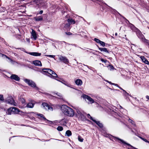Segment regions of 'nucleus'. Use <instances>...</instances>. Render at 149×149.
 Segmentation results:
<instances>
[{
    "mask_svg": "<svg viewBox=\"0 0 149 149\" xmlns=\"http://www.w3.org/2000/svg\"><path fill=\"white\" fill-rule=\"evenodd\" d=\"M61 109L62 112L67 116L72 117L74 115V112L73 109L66 105H62Z\"/></svg>",
    "mask_w": 149,
    "mask_h": 149,
    "instance_id": "f257e3e1",
    "label": "nucleus"
},
{
    "mask_svg": "<svg viewBox=\"0 0 149 149\" xmlns=\"http://www.w3.org/2000/svg\"><path fill=\"white\" fill-rule=\"evenodd\" d=\"M76 111V115L78 118L82 120H84L85 118L86 113L80 109H77Z\"/></svg>",
    "mask_w": 149,
    "mask_h": 149,
    "instance_id": "f03ea898",
    "label": "nucleus"
},
{
    "mask_svg": "<svg viewBox=\"0 0 149 149\" xmlns=\"http://www.w3.org/2000/svg\"><path fill=\"white\" fill-rule=\"evenodd\" d=\"M19 110L16 107H10L8 109L6 113L8 115L18 113L19 112Z\"/></svg>",
    "mask_w": 149,
    "mask_h": 149,
    "instance_id": "7ed1b4c3",
    "label": "nucleus"
},
{
    "mask_svg": "<svg viewBox=\"0 0 149 149\" xmlns=\"http://www.w3.org/2000/svg\"><path fill=\"white\" fill-rule=\"evenodd\" d=\"M32 1L35 2L39 7H43L44 8H46V5L43 0H32Z\"/></svg>",
    "mask_w": 149,
    "mask_h": 149,
    "instance_id": "20e7f679",
    "label": "nucleus"
},
{
    "mask_svg": "<svg viewBox=\"0 0 149 149\" xmlns=\"http://www.w3.org/2000/svg\"><path fill=\"white\" fill-rule=\"evenodd\" d=\"M41 72L44 74L47 75V74H50L49 77H52L51 75L52 74L54 71L51 69L49 68L43 69Z\"/></svg>",
    "mask_w": 149,
    "mask_h": 149,
    "instance_id": "39448f33",
    "label": "nucleus"
},
{
    "mask_svg": "<svg viewBox=\"0 0 149 149\" xmlns=\"http://www.w3.org/2000/svg\"><path fill=\"white\" fill-rule=\"evenodd\" d=\"M58 56L59 60L61 61L66 64H68L69 63L68 59L66 57L61 55H58Z\"/></svg>",
    "mask_w": 149,
    "mask_h": 149,
    "instance_id": "423d86ee",
    "label": "nucleus"
},
{
    "mask_svg": "<svg viewBox=\"0 0 149 149\" xmlns=\"http://www.w3.org/2000/svg\"><path fill=\"white\" fill-rule=\"evenodd\" d=\"M113 139L114 140H119L121 142H122V143H124L125 144L127 145L128 146H130V147H128L127 148V149H136L135 148L132 146H131L130 144H129L128 143H127L125 142L122 139H120L118 138H117L115 137H113Z\"/></svg>",
    "mask_w": 149,
    "mask_h": 149,
    "instance_id": "0eeeda50",
    "label": "nucleus"
},
{
    "mask_svg": "<svg viewBox=\"0 0 149 149\" xmlns=\"http://www.w3.org/2000/svg\"><path fill=\"white\" fill-rule=\"evenodd\" d=\"M6 101L9 104L13 105L15 106L16 105V103L15 102L11 96H8L7 97L6 100Z\"/></svg>",
    "mask_w": 149,
    "mask_h": 149,
    "instance_id": "6e6552de",
    "label": "nucleus"
},
{
    "mask_svg": "<svg viewBox=\"0 0 149 149\" xmlns=\"http://www.w3.org/2000/svg\"><path fill=\"white\" fill-rule=\"evenodd\" d=\"M84 99H86L89 102L90 104H92L94 102V100L90 96L86 95H83L82 96Z\"/></svg>",
    "mask_w": 149,
    "mask_h": 149,
    "instance_id": "1a4fd4ad",
    "label": "nucleus"
},
{
    "mask_svg": "<svg viewBox=\"0 0 149 149\" xmlns=\"http://www.w3.org/2000/svg\"><path fill=\"white\" fill-rule=\"evenodd\" d=\"M42 105L44 109L46 110H49L50 111L53 110V108L49 105L47 103L45 102L43 103L42 104Z\"/></svg>",
    "mask_w": 149,
    "mask_h": 149,
    "instance_id": "9d476101",
    "label": "nucleus"
},
{
    "mask_svg": "<svg viewBox=\"0 0 149 149\" xmlns=\"http://www.w3.org/2000/svg\"><path fill=\"white\" fill-rule=\"evenodd\" d=\"M136 32L137 36L141 40V41L145 38L144 36L139 30L137 29Z\"/></svg>",
    "mask_w": 149,
    "mask_h": 149,
    "instance_id": "9b49d317",
    "label": "nucleus"
},
{
    "mask_svg": "<svg viewBox=\"0 0 149 149\" xmlns=\"http://www.w3.org/2000/svg\"><path fill=\"white\" fill-rule=\"evenodd\" d=\"M24 81L26 83H27L29 86H30L33 87H35V84L32 81L27 79H24Z\"/></svg>",
    "mask_w": 149,
    "mask_h": 149,
    "instance_id": "f8f14e48",
    "label": "nucleus"
},
{
    "mask_svg": "<svg viewBox=\"0 0 149 149\" xmlns=\"http://www.w3.org/2000/svg\"><path fill=\"white\" fill-rule=\"evenodd\" d=\"M27 53L34 56H40L41 55V54L36 52H26Z\"/></svg>",
    "mask_w": 149,
    "mask_h": 149,
    "instance_id": "ddd939ff",
    "label": "nucleus"
},
{
    "mask_svg": "<svg viewBox=\"0 0 149 149\" xmlns=\"http://www.w3.org/2000/svg\"><path fill=\"white\" fill-rule=\"evenodd\" d=\"M10 78L12 79L15 80L17 81H19L20 80L18 76L16 74H12L10 77Z\"/></svg>",
    "mask_w": 149,
    "mask_h": 149,
    "instance_id": "4468645a",
    "label": "nucleus"
},
{
    "mask_svg": "<svg viewBox=\"0 0 149 149\" xmlns=\"http://www.w3.org/2000/svg\"><path fill=\"white\" fill-rule=\"evenodd\" d=\"M33 64L36 66H42V64L41 61L39 60L33 61Z\"/></svg>",
    "mask_w": 149,
    "mask_h": 149,
    "instance_id": "2eb2a0df",
    "label": "nucleus"
},
{
    "mask_svg": "<svg viewBox=\"0 0 149 149\" xmlns=\"http://www.w3.org/2000/svg\"><path fill=\"white\" fill-rule=\"evenodd\" d=\"M75 83L78 86H81L82 84V81L81 80L79 79H77L75 81Z\"/></svg>",
    "mask_w": 149,
    "mask_h": 149,
    "instance_id": "dca6fc26",
    "label": "nucleus"
},
{
    "mask_svg": "<svg viewBox=\"0 0 149 149\" xmlns=\"http://www.w3.org/2000/svg\"><path fill=\"white\" fill-rule=\"evenodd\" d=\"M31 34L34 40H36L37 38V35L35 31L34 30L32 29Z\"/></svg>",
    "mask_w": 149,
    "mask_h": 149,
    "instance_id": "f3484780",
    "label": "nucleus"
},
{
    "mask_svg": "<svg viewBox=\"0 0 149 149\" xmlns=\"http://www.w3.org/2000/svg\"><path fill=\"white\" fill-rule=\"evenodd\" d=\"M140 58L144 63L146 64H149V61L144 56H141Z\"/></svg>",
    "mask_w": 149,
    "mask_h": 149,
    "instance_id": "a211bd4d",
    "label": "nucleus"
},
{
    "mask_svg": "<svg viewBox=\"0 0 149 149\" xmlns=\"http://www.w3.org/2000/svg\"><path fill=\"white\" fill-rule=\"evenodd\" d=\"M34 104L32 102L29 103L26 106V107L29 108H33L34 105Z\"/></svg>",
    "mask_w": 149,
    "mask_h": 149,
    "instance_id": "6ab92c4d",
    "label": "nucleus"
},
{
    "mask_svg": "<svg viewBox=\"0 0 149 149\" xmlns=\"http://www.w3.org/2000/svg\"><path fill=\"white\" fill-rule=\"evenodd\" d=\"M34 18L36 21H42L43 19L42 17L41 16L35 17Z\"/></svg>",
    "mask_w": 149,
    "mask_h": 149,
    "instance_id": "aec40b11",
    "label": "nucleus"
},
{
    "mask_svg": "<svg viewBox=\"0 0 149 149\" xmlns=\"http://www.w3.org/2000/svg\"><path fill=\"white\" fill-rule=\"evenodd\" d=\"M68 21L70 24H74L75 22L74 20L72 18H69L68 19Z\"/></svg>",
    "mask_w": 149,
    "mask_h": 149,
    "instance_id": "412c9836",
    "label": "nucleus"
},
{
    "mask_svg": "<svg viewBox=\"0 0 149 149\" xmlns=\"http://www.w3.org/2000/svg\"><path fill=\"white\" fill-rule=\"evenodd\" d=\"M98 49L101 52H104L107 53H109L107 49L105 48H101L98 47Z\"/></svg>",
    "mask_w": 149,
    "mask_h": 149,
    "instance_id": "4be33fe9",
    "label": "nucleus"
},
{
    "mask_svg": "<svg viewBox=\"0 0 149 149\" xmlns=\"http://www.w3.org/2000/svg\"><path fill=\"white\" fill-rule=\"evenodd\" d=\"M94 122L96 123L100 128H102L103 127V125L101 123H100V121L95 120L94 121Z\"/></svg>",
    "mask_w": 149,
    "mask_h": 149,
    "instance_id": "5701e85b",
    "label": "nucleus"
},
{
    "mask_svg": "<svg viewBox=\"0 0 149 149\" xmlns=\"http://www.w3.org/2000/svg\"><path fill=\"white\" fill-rule=\"evenodd\" d=\"M62 125H65L66 123V120L64 119H62L59 122Z\"/></svg>",
    "mask_w": 149,
    "mask_h": 149,
    "instance_id": "b1692460",
    "label": "nucleus"
},
{
    "mask_svg": "<svg viewBox=\"0 0 149 149\" xmlns=\"http://www.w3.org/2000/svg\"><path fill=\"white\" fill-rule=\"evenodd\" d=\"M37 115L38 116H40V117L41 118V119H42L44 120H47V121L48 120H47L44 117V116L43 114H37Z\"/></svg>",
    "mask_w": 149,
    "mask_h": 149,
    "instance_id": "393cba45",
    "label": "nucleus"
},
{
    "mask_svg": "<svg viewBox=\"0 0 149 149\" xmlns=\"http://www.w3.org/2000/svg\"><path fill=\"white\" fill-rule=\"evenodd\" d=\"M65 134L67 136H70L72 135L71 132L69 130H67Z\"/></svg>",
    "mask_w": 149,
    "mask_h": 149,
    "instance_id": "a878e982",
    "label": "nucleus"
},
{
    "mask_svg": "<svg viewBox=\"0 0 149 149\" xmlns=\"http://www.w3.org/2000/svg\"><path fill=\"white\" fill-rule=\"evenodd\" d=\"M56 95L59 97L58 98L62 100H63V96L61 94L59 93H57L56 94Z\"/></svg>",
    "mask_w": 149,
    "mask_h": 149,
    "instance_id": "bb28decb",
    "label": "nucleus"
},
{
    "mask_svg": "<svg viewBox=\"0 0 149 149\" xmlns=\"http://www.w3.org/2000/svg\"><path fill=\"white\" fill-rule=\"evenodd\" d=\"M20 101L22 104H25L26 102L25 100L23 98H20Z\"/></svg>",
    "mask_w": 149,
    "mask_h": 149,
    "instance_id": "cd10ccee",
    "label": "nucleus"
},
{
    "mask_svg": "<svg viewBox=\"0 0 149 149\" xmlns=\"http://www.w3.org/2000/svg\"><path fill=\"white\" fill-rule=\"evenodd\" d=\"M52 77L54 78H57L58 77L57 74L56 73L54 72L53 73L52 75H51Z\"/></svg>",
    "mask_w": 149,
    "mask_h": 149,
    "instance_id": "c85d7f7f",
    "label": "nucleus"
},
{
    "mask_svg": "<svg viewBox=\"0 0 149 149\" xmlns=\"http://www.w3.org/2000/svg\"><path fill=\"white\" fill-rule=\"evenodd\" d=\"M128 121H129V122L130 123H132V125L134 126H136V125H135L134 122L132 120L129 118L128 119Z\"/></svg>",
    "mask_w": 149,
    "mask_h": 149,
    "instance_id": "c756f323",
    "label": "nucleus"
},
{
    "mask_svg": "<svg viewBox=\"0 0 149 149\" xmlns=\"http://www.w3.org/2000/svg\"><path fill=\"white\" fill-rule=\"evenodd\" d=\"M57 130H58V131H61L63 130V127L61 126H58L57 128Z\"/></svg>",
    "mask_w": 149,
    "mask_h": 149,
    "instance_id": "7c9ffc66",
    "label": "nucleus"
},
{
    "mask_svg": "<svg viewBox=\"0 0 149 149\" xmlns=\"http://www.w3.org/2000/svg\"><path fill=\"white\" fill-rule=\"evenodd\" d=\"M142 140H143L144 141H145V142H147V143H149V141H148L147 140H146V139L143 138H142V137H141V136H139V137Z\"/></svg>",
    "mask_w": 149,
    "mask_h": 149,
    "instance_id": "2f4dec72",
    "label": "nucleus"
},
{
    "mask_svg": "<svg viewBox=\"0 0 149 149\" xmlns=\"http://www.w3.org/2000/svg\"><path fill=\"white\" fill-rule=\"evenodd\" d=\"M78 140L81 142H82L83 141L84 139L81 136H79L78 137Z\"/></svg>",
    "mask_w": 149,
    "mask_h": 149,
    "instance_id": "473e14b6",
    "label": "nucleus"
},
{
    "mask_svg": "<svg viewBox=\"0 0 149 149\" xmlns=\"http://www.w3.org/2000/svg\"><path fill=\"white\" fill-rule=\"evenodd\" d=\"M100 43L101 45L103 47H104L105 46V43L103 42L100 41Z\"/></svg>",
    "mask_w": 149,
    "mask_h": 149,
    "instance_id": "72a5a7b5",
    "label": "nucleus"
},
{
    "mask_svg": "<svg viewBox=\"0 0 149 149\" xmlns=\"http://www.w3.org/2000/svg\"><path fill=\"white\" fill-rule=\"evenodd\" d=\"M3 55V57L4 56L5 57H6V58H7L10 61L12 62L13 61V60L11 59L10 58H9V57H8V56H6V55H3V54H2Z\"/></svg>",
    "mask_w": 149,
    "mask_h": 149,
    "instance_id": "f704fd0d",
    "label": "nucleus"
},
{
    "mask_svg": "<svg viewBox=\"0 0 149 149\" xmlns=\"http://www.w3.org/2000/svg\"><path fill=\"white\" fill-rule=\"evenodd\" d=\"M122 90L123 91V92H124V95H125L126 96L127 95H129V94L127 93L123 89H122Z\"/></svg>",
    "mask_w": 149,
    "mask_h": 149,
    "instance_id": "c9c22d12",
    "label": "nucleus"
},
{
    "mask_svg": "<svg viewBox=\"0 0 149 149\" xmlns=\"http://www.w3.org/2000/svg\"><path fill=\"white\" fill-rule=\"evenodd\" d=\"M70 24L69 23H67L65 24V27L67 28H69L70 26Z\"/></svg>",
    "mask_w": 149,
    "mask_h": 149,
    "instance_id": "e433bc0d",
    "label": "nucleus"
},
{
    "mask_svg": "<svg viewBox=\"0 0 149 149\" xmlns=\"http://www.w3.org/2000/svg\"><path fill=\"white\" fill-rule=\"evenodd\" d=\"M94 40L97 43H100V40L98 39L95 38L94 39Z\"/></svg>",
    "mask_w": 149,
    "mask_h": 149,
    "instance_id": "4c0bfd02",
    "label": "nucleus"
},
{
    "mask_svg": "<svg viewBox=\"0 0 149 149\" xmlns=\"http://www.w3.org/2000/svg\"><path fill=\"white\" fill-rule=\"evenodd\" d=\"M0 100L1 101H3L4 100L3 95H0Z\"/></svg>",
    "mask_w": 149,
    "mask_h": 149,
    "instance_id": "58836bf2",
    "label": "nucleus"
},
{
    "mask_svg": "<svg viewBox=\"0 0 149 149\" xmlns=\"http://www.w3.org/2000/svg\"><path fill=\"white\" fill-rule=\"evenodd\" d=\"M109 69L110 70H113L114 69V67L112 65H109Z\"/></svg>",
    "mask_w": 149,
    "mask_h": 149,
    "instance_id": "ea45409f",
    "label": "nucleus"
},
{
    "mask_svg": "<svg viewBox=\"0 0 149 149\" xmlns=\"http://www.w3.org/2000/svg\"><path fill=\"white\" fill-rule=\"evenodd\" d=\"M101 61L105 63H106L107 62H108V61L106 60H104L102 58L101 59Z\"/></svg>",
    "mask_w": 149,
    "mask_h": 149,
    "instance_id": "a19ab883",
    "label": "nucleus"
},
{
    "mask_svg": "<svg viewBox=\"0 0 149 149\" xmlns=\"http://www.w3.org/2000/svg\"><path fill=\"white\" fill-rule=\"evenodd\" d=\"M46 56L49 57H50L52 58H54L55 56L54 55H46Z\"/></svg>",
    "mask_w": 149,
    "mask_h": 149,
    "instance_id": "79ce46f5",
    "label": "nucleus"
},
{
    "mask_svg": "<svg viewBox=\"0 0 149 149\" xmlns=\"http://www.w3.org/2000/svg\"><path fill=\"white\" fill-rule=\"evenodd\" d=\"M97 1L104 3L105 5L107 6V4L105 3H104L102 0H97Z\"/></svg>",
    "mask_w": 149,
    "mask_h": 149,
    "instance_id": "37998d69",
    "label": "nucleus"
},
{
    "mask_svg": "<svg viewBox=\"0 0 149 149\" xmlns=\"http://www.w3.org/2000/svg\"><path fill=\"white\" fill-rule=\"evenodd\" d=\"M89 118H90L91 120H92L93 122H94V121H95V120H95L93 119V118L92 117H91V116Z\"/></svg>",
    "mask_w": 149,
    "mask_h": 149,
    "instance_id": "c03bdc74",
    "label": "nucleus"
},
{
    "mask_svg": "<svg viewBox=\"0 0 149 149\" xmlns=\"http://www.w3.org/2000/svg\"><path fill=\"white\" fill-rule=\"evenodd\" d=\"M43 12V10H41L40 11L39 13L40 14H41Z\"/></svg>",
    "mask_w": 149,
    "mask_h": 149,
    "instance_id": "a18cd8bd",
    "label": "nucleus"
},
{
    "mask_svg": "<svg viewBox=\"0 0 149 149\" xmlns=\"http://www.w3.org/2000/svg\"><path fill=\"white\" fill-rule=\"evenodd\" d=\"M112 85H115L116 86L118 87V85L117 84H114V83H113V84H112Z\"/></svg>",
    "mask_w": 149,
    "mask_h": 149,
    "instance_id": "49530a36",
    "label": "nucleus"
},
{
    "mask_svg": "<svg viewBox=\"0 0 149 149\" xmlns=\"http://www.w3.org/2000/svg\"><path fill=\"white\" fill-rule=\"evenodd\" d=\"M64 84L68 87H70V85L68 84Z\"/></svg>",
    "mask_w": 149,
    "mask_h": 149,
    "instance_id": "de8ad7c7",
    "label": "nucleus"
},
{
    "mask_svg": "<svg viewBox=\"0 0 149 149\" xmlns=\"http://www.w3.org/2000/svg\"><path fill=\"white\" fill-rule=\"evenodd\" d=\"M146 99H147L149 100V96H148V95H146Z\"/></svg>",
    "mask_w": 149,
    "mask_h": 149,
    "instance_id": "09e8293b",
    "label": "nucleus"
},
{
    "mask_svg": "<svg viewBox=\"0 0 149 149\" xmlns=\"http://www.w3.org/2000/svg\"><path fill=\"white\" fill-rule=\"evenodd\" d=\"M66 34H67V35H69L71 34V33L70 32H68V33L66 32Z\"/></svg>",
    "mask_w": 149,
    "mask_h": 149,
    "instance_id": "8fccbe9b",
    "label": "nucleus"
},
{
    "mask_svg": "<svg viewBox=\"0 0 149 149\" xmlns=\"http://www.w3.org/2000/svg\"><path fill=\"white\" fill-rule=\"evenodd\" d=\"M87 115V117L88 118H89L91 116L89 114H88Z\"/></svg>",
    "mask_w": 149,
    "mask_h": 149,
    "instance_id": "3c124183",
    "label": "nucleus"
},
{
    "mask_svg": "<svg viewBox=\"0 0 149 149\" xmlns=\"http://www.w3.org/2000/svg\"><path fill=\"white\" fill-rule=\"evenodd\" d=\"M107 82L111 84H113V83H112L111 82H110L109 81H107Z\"/></svg>",
    "mask_w": 149,
    "mask_h": 149,
    "instance_id": "603ef678",
    "label": "nucleus"
},
{
    "mask_svg": "<svg viewBox=\"0 0 149 149\" xmlns=\"http://www.w3.org/2000/svg\"><path fill=\"white\" fill-rule=\"evenodd\" d=\"M118 88H119L120 89H121V90H122V89H122V88L121 87H120V86H118Z\"/></svg>",
    "mask_w": 149,
    "mask_h": 149,
    "instance_id": "864d4df0",
    "label": "nucleus"
},
{
    "mask_svg": "<svg viewBox=\"0 0 149 149\" xmlns=\"http://www.w3.org/2000/svg\"><path fill=\"white\" fill-rule=\"evenodd\" d=\"M120 109H123V107L120 106Z\"/></svg>",
    "mask_w": 149,
    "mask_h": 149,
    "instance_id": "5fc2aeb1",
    "label": "nucleus"
},
{
    "mask_svg": "<svg viewBox=\"0 0 149 149\" xmlns=\"http://www.w3.org/2000/svg\"><path fill=\"white\" fill-rule=\"evenodd\" d=\"M115 36H116L117 35V33H116L115 34Z\"/></svg>",
    "mask_w": 149,
    "mask_h": 149,
    "instance_id": "6e6d98bb",
    "label": "nucleus"
},
{
    "mask_svg": "<svg viewBox=\"0 0 149 149\" xmlns=\"http://www.w3.org/2000/svg\"><path fill=\"white\" fill-rule=\"evenodd\" d=\"M118 13L119 14V15H120V16H121V15H120V13Z\"/></svg>",
    "mask_w": 149,
    "mask_h": 149,
    "instance_id": "4d7b16f0",
    "label": "nucleus"
},
{
    "mask_svg": "<svg viewBox=\"0 0 149 149\" xmlns=\"http://www.w3.org/2000/svg\"><path fill=\"white\" fill-rule=\"evenodd\" d=\"M56 80L57 81H59L57 79H56Z\"/></svg>",
    "mask_w": 149,
    "mask_h": 149,
    "instance_id": "13d9d810",
    "label": "nucleus"
},
{
    "mask_svg": "<svg viewBox=\"0 0 149 149\" xmlns=\"http://www.w3.org/2000/svg\"><path fill=\"white\" fill-rule=\"evenodd\" d=\"M86 66H87V67H88V66H87V65H86Z\"/></svg>",
    "mask_w": 149,
    "mask_h": 149,
    "instance_id": "bf43d9fd",
    "label": "nucleus"
},
{
    "mask_svg": "<svg viewBox=\"0 0 149 149\" xmlns=\"http://www.w3.org/2000/svg\"><path fill=\"white\" fill-rule=\"evenodd\" d=\"M84 21H85V20H84Z\"/></svg>",
    "mask_w": 149,
    "mask_h": 149,
    "instance_id": "052dcab7",
    "label": "nucleus"
}]
</instances>
